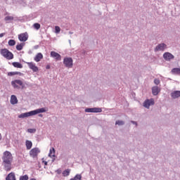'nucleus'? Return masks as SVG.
I'll use <instances>...</instances> for the list:
<instances>
[{
  "label": "nucleus",
  "mask_w": 180,
  "mask_h": 180,
  "mask_svg": "<svg viewBox=\"0 0 180 180\" xmlns=\"http://www.w3.org/2000/svg\"><path fill=\"white\" fill-rule=\"evenodd\" d=\"M38 116L39 117H43V114H39Z\"/></svg>",
  "instance_id": "nucleus-39"
},
{
  "label": "nucleus",
  "mask_w": 180,
  "mask_h": 180,
  "mask_svg": "<svg viewBox=\"0 0 180 180\" xmlns=\"http://www.w3.org/2000/svg\"><path fill=\"white\" fill-rule=\"evenodd\" d=\"M11 105H16V103H18V98H16V96L12 95L11 96Z\"/></svg>",
  "instance_id": "nucleus-18"
},
{
  "label": "nucleus",
  "mask_w": 180,
  "mask_h": 180,
  "mask_svg": "<svg viewBox=\"0 0 180 180\" xmlns=\"http://www.w3.org/2000/svg\"><path fill=\"white\" fill-rule=\"evenodd\" d=\"M28 133H36V129H28Z\"/></svg>",
  "instance_id": "nucleus-33"
},
{
  "label": "nucleus",
  "mask_w": 180,
  "mask_h": 180,
  "mask_svg": "<svg viewBox=\"0 0 180 180\" xmlns=\"http://www.w3.org/2000/svg\"><path fill=\"white\" fill-rule=\"evenodd\" d=\"M6 180H16L15 173L11 172V173L8 174L6 178Z\"/></svg>",
  "instance_id": "nucleus-16"
},
{
  "label": "nucleus",
  "mask_w": 180,
  "mask_h": 180,
  "mask_svg": "<svg viewBox=\"0 0 180 180\" xmlns=\"http://www.w3.org/2000/svg\"><path fill=\"white\" fill-rule=\"evenodd\" d=\"M44 165H47V162H44Z\"/></svg>",
  "instance_id": "nucleus-41"
},
{
  "label": "nucleus",
  "mask_w": 180,
  "mask_h": 180,
  "mask_svg": "<svg viewBox=\"0 0 180 180\" xmlns=\"http://www.w3.org/2000/svg\"><path fill=\"white\" fill-rule=\"evenodd\" d=\"M82 178V176H81V174H77V175L74 177V179H75V180H81Z\"/></svg>",
  "instance_id": "nucleus-31"
},
{
  "label": "nucleus",
  "mask_w": 180,
  "mask_h": 180,
  "mask_svg": "<svg viewBox=\"0 0 180 180\" xmlns=\"http://www.w3.org/2000/svg\"><path fill=\"white\" fill-rule=\"evenodd\" d=\"M63 64L66 67V68H72V65H74L72 58H64Z\"/></svg>",
  "instance_id": "nucleus-4"
},
{
  "label": "nucleus",
  "mask_w": 180,
  "mask_h": 180,
  "mask_svg": "<svg viewBox=\"0 0 180 180\" xmlns=\"http://www.w3.org/2000/svg\"><path fill=\"white\" fill-rule=\"evenodd\" d=\"M15 44H16V41H15V39H10L8 41V46H15Z\"/></svg>",
  "instance_id": "nucleus-26"
},
{
  "label": "nucleus",
  "mask_w": 180,
  "mask_h": 180,
  "mask_svg": "<svg viewBox=\"0 0 180 180\" xmlns=\"http://www.w3.org/2000/svg\"><path fill=\"white\" fill-rule=\"evenodd\" d=\"M173 74H180V68H176L172 70Z\"/></svg>",
  "instance_id": "nucleus-25"
},
{
  "label": "nucleus",
  "mask_w": 180,
  "mask_h": 180,
  "mask_svg": "<svg viewBox=\"0 0 180 180\" xmlns=\"http://www.w3.org/2000/svg\"><path fill=\"white\" fill-rule=\"evenodd\" d=\"M51 57H53V58H56L57 61H60L61 60V55L56 51L51 52Z\"/></svg>",
  "instance_id": "nucleus-12"
},
{
  "label": "nucleus",
  "mask_w": 180,
  "mask_h": 180,
  "mask_svg": "<svg viewBox=\"0 0 180 180\" xmlns=\"http://www.w3.org/2000/svg\"><path fill=\"white\" fill-rule=\"evenodd\" d=\"M46 70H50V65H46Z\"/></svg>",
  "instance_id": "nucleus-38"
},
{
  "label": "nucleus",
  "mask_w": 180,
  "mask_h": 180,
  "mask_svg": "<svg viewBox=\"0 0 180 180\" xmlns=\"http://www.w3.org/2000/svg\"><path fill=\"white\" fill-rule=\"evenodd\" d=\"M54 160H56V159H53V162H54Z\"/></svg>",
  "instance_id": "nucleus-46"
},
{
  "label": "nucleus",
  "mask_w": 180,
  "mask_h": 180,
  "mask_svg": "<svg viewBox=\"0 0 180 180\" xmlns=\"http://www.w3.org/2000/svg\"><path fill=\"white\" fill-rule=\"evenodd\" d=\"M115 124H118V126H123V124H124V122L122 120H117L116 121Z\"/></svg>",
  "instance_id": "nucleus-27"
},
{
  "label": "nucleus",
  "mask_w": 180,
  "mask_h": 180,
  "mask_svg": "<svg viewBox=\"0 0 180 180\" xmlns=\"http://www.w3.org/2000/svg\"><path fill=\"white\" fill-rule=\"evenodd\" d=\"M20 180H29V176L24 175L20 177Z\"/></svg>",
  "instance_id": "nucleus-28"
},
{
  "label": "nucleus",
  "mask_w": 180,
  "mask_h": 180,
  "mask_svg": "<svg viewBox=\"0 0 180 180\" xmlns=\"http://www.w3.org/2000/svg\"><path fill=\"white\" fill-rule=\"evenodd\" d=\"M4 19L6 21H11V20H13V17H12V16H6V17H5Z\"/></svg>",
  "instance_id": "nucleus-29"
},
{
  "label": "nucleus",
  "mask_w": 180,
  "mask_h": 180,
  "mask_svg": "<svg viewBox=\"0 0 180 180\" xmlns=\"http://www.w3.org/2000/svg\"><path fill=\"white\" fill-rule=\"evenodd\" d=\"M9 77H13V75H22L20 72H10L8 73Z\"/></svg>",
  "instance_id": "nucleus-22"
},
{
  "label": "nucleus",
  "mask_w": 180,
  "mask_h": 180,
  "mask_svg": "<svg viewBox=\"0 0 180 180\" xmlns=\"http://www.w3.org/2000/svg\"><path fill=\"white\" fill-rule=\"evenodd\" d=\"M160 91L161 89H160L158 86L152 87V94L154 96H157V95L160 94Z\"/></svg>",
  "instance_id": "nucleus-14"
},
{
  "label": "nucleus",
  "mask_w": 180,
  "mask_h": 180,
  "mask_svg": "<svg viewBox=\"0 0 180 180\" xmlns=\"http://www.w3.org/2000/svg\"><path fill=\"white\" fill-rule=\"evenodd\" d=\"M154 99H148L144 101L143 106L144 108H146V109H150V107L154 105Z\"/></svg>",
  "instance_id": "nucleus-9"
},
{
  "label": "nucleus",
  "mask_w": 180,
  "mask_h": 180,
  "mask_svg": "<svg viewBox=\"0 0 180 180\" xmlns=\"http://www.w3.org/2000/svg\"><path fill=\"white\" fill-rule=\"evenodd\" d=\"M11 85L13 86V88L19 89L20 87L18 85H20V86H22V85H23V82L19 79H16L11 82Z\"/></svg>",
  "instance_id": "nucleus-10"
},
{
  "label": "nucleus",
  "mask_w": 180,
  "mask_h": 180,
  "mask_svg": "<svg viewBox=\"0 0 180 180\" xmlns=\"http://www.w3.org/2000/svg\"><path fill=\"white\" fill-rule=\"evenodd\" d=\"M60 30H61V29L60 28V27H58V26L55 27L56 33H60Z\"/></svg>",
  "instance_id": "nucleus-32"
},
{
  "label": "nucleus",
  "mask_w": 180,
  "mask_h": 180,
  "mask_svg": "<svg viewBox=\"0 0 180 180\" xmlns=\"http://www.w3.org/2000/svg\"><path fill=\"white\" fill-rule=\"evenodd\" d=\"M2 160V165L5 171H11L12 169V161H13L12 153L9 151H5L3 154Z\"/></svg>",
  "instance_id": "nucleus-1"
},
{
  "label": "nucleus",
  "mask_w": 180,
  "mask_h": 180,
  "mask_svg": "<svg viewBox=\"0 0 180 180\" xmlns=\"http://www.w3.org/2000/svg\"><path fill=\"white\" fill-rule=\"evenodd\" d=\"M85 53H86V51H83V54H85Z\"/></svg>",
  "instance_id": "nucleus-44"
},
{
  "label": "nucleus",
  "mask_w": 180,
  "mask_h": 180,
  "mask_svg": "<svg viewBox=\"0 0 180 180\" xmlns=\"http://www.w3.org/2000/svg\"><path fill=\"white\" fill-rule=\"evenodd\" d=\"M18 39L20 41H26L29 39V35L27 32L22 33L18 35Z\"/></svg>",
  "instance_id": "nucleus-11"
},
{
  "label": "nucleus",
  "mask_w": 180,
  "mask_h": 180,
  "mask_svg": "<svg viewBox=\"0 0 180 180\" xmlns=\"http://www.w3.org/2000/svg\"><path fill=\"white\" fill-rule=\"evenodd\" d=\"M69 33H70V34H72V32H70Z\"/></svg>",
  "instance_id": "nucleus-43"
},
{
  "label": "nucleus",
  "mask_w": 180,
  "mask_h": 180,
  "mask_svg": "<svg viewBox=\"0 0 180 180\" xmlns=\"http://www.w3.org/2000/svg\"><path fill=\"white\" fill-rule=\"evenodd\" d=\"M163 58L166 61H171V60H174L175 58V56H174V55L169 52H166L163 54Z\"/></svg>",
  "instance_id": "nucleus-8"
},
{
  "label": "nucleus",
  "mask_w": 180,
  "mask_h": 180,
  "mask_svg": "<svg viewBox=\"0 0 180 180\" xmlns=\"http://www.w3.org/2000/svg\"><path fill=\"white\" fill-rule=\"evenodd\" d=\"M84 112L86 113H101L102 112V108H86Z\"/></svg>",
  "instance_id": "nucleus-6"
},
{
  "label": "nucleus",
  "mask_w": 180,
  "mask_h": 180,
  "mask_svg": "<svg viewBox=\"0 0 180 180\" xmlns=\"http://www.w3.org/2000/svg\"><path fill=\"white\" fill-rule=\"evenodd\" d=\"M40 153V150L39 148H34L30 151V155L32 157V158H36L39 153Z\"/></svg>",
  "instance_id": "nucleus-7"
},
{
  "label": "nucleus",
  "mask_w": 180,
  "mask_h": 180,
  "mask_svg": "<svg viewBox=\"0 0 180 180\" xmlns=\"http://www.w3.org/2000/svg\"><path fill=\"white\" fill-rule=\"evenodd\" d=\"M56 172L58 174V175H60V174H61V169L56 170Z\"/></svg>",
  "instance_id": "nucleus-36"
},
{
  "label": "nucleus",
  "mask_w": 180,
  "mask_h": 180,
  "mask_svg": "<svg viewBox=\"0 0 180 180\" xmlns=\"http://www.w3.org/2000/svg\"><path fill=\"white\" fill-rule=\"evenodd\" d=\"M42 58H43V54H41V53H39L34 57V61H36L37 63H39L41 60H42Z\"/></svg>",
  "instance_id": "nucleus-17"
},
{
  "label": "nucleus",
  "mask_w": 180,
  "mask_h": 180,
  "mask_svg": "<svg viewBox=\"0 0 180 180\" xmlns=\"http://www.w3.org/2000/svg\"><path fill=\"white\" fill-rule=\"evenodd\" d=\"M69 43H70V44H71V40L70 39L69 40Z\"/></svg>",
  "instance_id": "nucleus-42"
},
{
  "label": "nucleus",
  "mask_w": 180,
  "mask_h": 180,
  "mask_svg": "<svg viewBox=\"0 0 180 180\" xmlns=\"http://www.w3.org/2000/svg\"><path fill=\"white\" fill-rule=\"evenodd\" d=\"M12 65L15 68H23V65L19 62H14V63H12Z\"/></svg>",
  "instance_id": "nucleus-19"
},
{
  "label": "nucleus",
  "mask_w": 180,
  "mask_h": 180,
  "mask_svg": "<svg viewBox=\"0 0 180 180\" xmlns=\"http://www.w3.org/2000/svg\"><path fill=\"white\" fill-rule=\"evenodd\" d=\"M70 172H71V169H68L63 172V176H68L70 175Z\"/></svg>",
  "instance_id": "nucleus-24"
},
{
  "label": "nucleus",
  "mask_w": 180,
  "mask_h": 180,
  "mask_svg": "<svg viewBox=\"0 0 180 180\" xmlns=\"http://www.w3.org/2000/svg\"><path fill=\"white\" fill-rule=\"evenodd\" d=\"M4 36H5V33H1V34H0V38H1V37H4Z\"/></svg>",
  "instance_id": "nucleus-37"
},
{
  "label": "nucleus",
  "mask_w": 180,
  "mask_h": 180,
  "mask_svg": "<svg viewBox=\"0 0 180 180\" xmlns=\"http://www.w3.org/2000/svg\"><path fill=\"white\" fill-rule=\"evenodd\" d=\"M49 156L51 157V158L56 157V149H54V148H52L50 150Z\"/></svg>",
  "instance_id": "nucleus-20"
},
{
  "label": "nucleus",
  "mask_w": 180,
  "mask_h": 180,
  "mask_svg": "<svg viewBox=\"0 0 180 180\" xmlns=\"http://www.w3.org/2000/svg\"><path fill=\"white\" fill-rule=\"evenodd\" d=\"M34 29H36L37 30H39V29H40V24H39V23H34Z\"/></svg>",
  "instance_id": "nucleus-30"
},
{
  "label": "nucleus",
  "mask_w": 180,
  "mask_h": 180,
  "mask_svg": "<svg viewBox=\"0 0 180 180\" xmlns=\"http://www.w3.org/2000/svg\"><path fill=\"white\" fill-rule=\"evenodd\" d=\"M160 79H154V84H155V85H160Z\"/></svg>",
  "instance_id": "nucleus-34"
},
{
  "label": "nucleus",
  "mask_w": 180,
  "mask_h": 180,
  "mask_svg": "<svg viewBox=\"0 0 180 180\" xmlns=\"http://www.w3.org/2000/svg\"><path fill=\"white\" fill-rule=\"evenodd\" d=\"M27 65L29 66L30 70H32L34 72H37V71H39V68H37V66H36V64H34V63H27Z\"/></svg>",
  "instance_id": "nucleus-13"
},
{
  "label": "nucleus",
  "mask_w": 180,
  "mask_h": 180,
  "mask_svg": "<svg viewBox=\"0 0 180 180\" xmlns=\"http://www.w3.org/2000/svg\"><path fill=\"white\" fill-rule=\"evenodd\" d=\"M131 123H132V124H135L136 126H137V122L136 121H131Z\"/></svg>",
  "instance_id": "nucleus-35"
},
{
  "label": "nucleus",
  "mask_w": 180,
  "mask_h": 180,
  "mask_svg": "<svg viewBox=\"0 0 180 180\" xmlns=\"http://www.w3.org/2000/svg\"><path fill=\"white\" fill-rule=\"evenodd\" d=\"M25 146L27 147V150H30L33 146V143L30 141H26Z\"/></svg>",
  "instance_id": "nucleus-21"
},
{
  "label": "nucleus",
  "mask_w": 180,
  "mask_h": 180,
  "mask_svg": "<svg viewBox=\"0 0 180 180\" xmlns=\"http://www.w3.org/2000/svg\"><path fill=\"white\" fill-rule=\"evenodd\" d=\"M170 95L173 99H176L180 97V91H174L172 92Z\"/></svg>",
  "instance_id": "nucleus-15"
},
{
  "label": "nucleus",
  "mask_w": 180,
  "mask_h": 180,
  "mask_svg": "<svg viewBox=\"0 0 180 180\" xmlns=\"http://www.w3.org/2000/svg\"><path fill=\"white\" fill-rule=\"evenodd\" d=\"M166 49H167V44L161 43L155 46L154 51L155 53H157V51H165Z\"/></svg>",
  "instance_id": "nucleus-5"
},
{
  "label": "nucleus",
  "mask_w": 180,
  "mask_h": 180,
  "mask_svg": "<svg viewBox=\"0 0 180 180\" xmlns=\"http://www.w3.org/2000/svg\"><path fill=\"white\" fill-rule=\"evenodd\" d=\"M70 180H75V179H70Z\"/></svg>",
  "instance_id": "nucleus-45"
},
{
  "label": "nucleus",
  "mask_w": 180,
  "mask_h": 180,
  "mask_svg": "<svg viewBox=\"0 0 180 180\" xmlns=\"http://www.w3.org/2000/svg\"><path fill=\"white\" fill-rule=\"evenodd\" d=\"M0 140H2V135L0 134Z\"/></svg>",
  "instance_id": "nucleus-40"
},
{
  "label": "nucleus",
  "mask_w": 180,
  "mask_h": 180,
  "mask_svg": "<svg viewBox=\"0 0 180 180\" xmlns=\"http://www.w3.org/2000/svg\"><path fill=\"white\" fill-rule=\"evenodd\" d=\"M25 46V44H23V43L18 44L16 46V50H18V51H20L21 50H23V46Z\"/></svg>",
  "instance_id": "nucleus-23"
},
{
  "label": "nucleus",
  "mask_w": 180,
  "mask_h": 180,
  "mask_svg": "<svg viewBox=\"0 0 180 180\" xmlns=\"http://www.w3.org/2000/svg\"><path fill=\"white\" fill-rule=\"evenodd\" d=\"M1 54L4 58H6V60H13V53L6 49H1Z\"/></svg>",
  "instance_id": "nucleus-3"
},
{
  "label": "nucleus",
  "mask_w": 180,
  "mask_h": 180,
  "mask_svg": "<svg viewBox=\"0 0 180 180\" xmlns=\"http://www.w3.org/2000/svg\"><path fill=\"white\" fill-rule=\"evenodd\" d=\"M47 112V109L46 108H38L34 110L30 111L28 112H24L18 115L19 119H23L25 117H30V116H36V115H39V113H45Z\"/></svg>",
  "instance_id": "nucleus-2"
}]
</instances>
